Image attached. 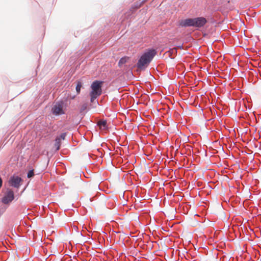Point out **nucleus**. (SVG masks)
<instances>
[{"label": "nucleus", "mask_w": 261, "mask_h": 261, "mask_svg": "<svg viewBox=\"0 0 261 261\" xmlns=\"http://www.w3.org/2000/svg\"><path fill=\"white\" fill-rule=\"evenodd\" d=\"M156 54V51L154 49H149L144 53L138 60L137 67L140 69H144L150 63Z\"/></svg>", "instance_id": "nucleus-1"}, {"label": "nucleus", "mask_w": 261, "mask_h": 261, "mask_svg": "<svg viewBox=\"0 0 261 261\" xmlns=\"http://www.w3.org/2000/svg\"><path fill=\"white\" fill-rule=\"evenodd\" d=\"M102 81H94L91 85V91L90 93V96L91 97V102H93L94 100L102 93V85L103 84Z\"/></svg>", "instance_id": "nucleus-2"}, {"label": "nucleus", "mask_w": 261, "mask_h": 261, "mask_svg": "<svg viewBox=\"0 0 261 261\" xmlns=\"http://www.w3.org/2000/svg\"><path fill=\"white\" fill-rule=\"evenodd\" d=\"M14 199V194L11 189H8L4 196L2 199V202L4 204H9Z\"/></svg>", "instance_id": "nucleus-3"}, {"label": "nucleus", "mask_w": 261, "mask_h": 261, "mask_svg": "<svg viewBox=\"0 0 261 261\" xmlns=\"http://www.w3.org/2000/svg\"><path fill=\"white\" fill-rule=\"evenodd\" d=\"M21 178L18 176H13L10 177L9 180V184L11 186L18 188L20 186L21 182Z\"/></svg>", "instance_id": "nucleus-4"}, {"label": "nucleus", "mask_w": 261, "mask_h": 261, "mask_svg": "<svg viewBox=\"0 0 261 261\" xmlns=\"http://www.w3.org/2000/svg\"><path fill=\"white\" fill-rule=\"evenodd\" d=\"M206 22L204 17H197L193 18V27L200 28L203 27Z\"/></svg>", "instance_id": "nucleus-5"}, {"label": "nucleus", "mask_w": 261, "mask_h": 261, "mask_svg": "<svg viewBox=\"0 0 261 261\" xmlns=\"http://www.w3.org/2000/svg\"><path fill=\"white\" fill-rule=\"evenodd\" d=\"M51 111L53 114L55 115H61L64 113L63 110L62 105L60 103H57L52 108Z\"/></svg>", "instance_id": "nucleus-6"}, {"label": "nucleus", "mask_w": 261, "mask_h": 261, "mask_svg": "<svg viewBox=\"0 0 261 261\" xmlns=\"http://www.w3.org/2000/svg\"><path fill=\"white\" fill-rule=\"evenodd\" d=\"M179 24L182 27H193V18L182 19L179 21Z\"/></svg>", "instance_id": "nucleus-7"}, {"label": "nucleus", "mask_w": 261, "mask_h": 261, "mask_svg": "<svg viewBox=\"0 0 261 261\" xmlns=\"http://www.w3.org/2000/svg\"><path fill=\"white\" fill-rule=\"evenodd\" d=\"M107 122L106 120H101L98 122V125L100 129H106L107 127Z\"/></svg>", "instance_id": "nucleus-8"}, {"label": "nucleus", "mask_w": 261, "mask_h": 261, "mask_svg": "<svg viewBox=\"0 0 261 261\" xmlns=\"http://www.w3.org/2000/svg\"><path fill=\"white\" fill-rule=\"evenodd\" d=\"M61 139L60 138H57L55 140V146L56 148V150H58L60 149L61 145Z\"/></svg>", "instance_id": "nucleus-9"}, {"label": "nucleus", "mask_w": 261, "mask_h": 261, "mask_svg": "<svg viewBox=\"0 0 261 261\" xmlns=\"http://www.w3.org/2000/svg\"><path fill=\"white\" fill-rule=\"evenodd\" d=\"M82 87V83L81 81H77L76 86V91L77 94H79L81 91V87Z\"/></svg>", "instance_id": "nucleus-10"}, {"label": "nucleus", "mask_w": 261, "mask_h": 261, "mask_svg": "<svg viewBox=\"0 0 261 261\" xmlns=\"http://www.w3.org/2000/svg\"><path fill=\"white\" fill-rule=\"evenodd\" d=\"M128 60V58L127 57H123L119 61L118 64L119 66H121L122 65L125 64L127 60Z\"/></svg>", "instance_id": "nucleus-11"}, {"label": "nucleus", "mask_w": 261, "mask_h": 261, "mask_svg": "<svg viewBox=\"0 0 261 261\" xmlns=\"http://www.w3.org/2000/svg\"><path fill=\"white\" fill-rule=\"evenodd\" d=\"M34 174L33 170H30L29 171L27 176L28 178H31V177H33L34 176Z\"/></svg>", "instance_id": "nucleus-12"}, {"label": "nucleus", "mask_w": 261, "mask_h": 261, "mask_svg": "<svg viewBox=\"0 0 261 261\" xmlns=\"http://www.w3.org/2000/svg\"><path fill=\"white\" fill-rule=\"evenodd\" d=\"M66 133H62L60 137H59L58 138H60L61 140L62 139V140H64L65 138V137H66Z\"/></svg>", "instance_id": "nucleus-13"}, {"label": "nucleus", "mask_w": 261, "mask_h": 261, "mask_svg": "<svg viewBox=\"0 0 261 261\" xmlns=\"http://www.w3.org/2000/svg\"><path fill=\"white\" fill-rule=\"evenodd\" d=\"M170 52H171V54H175L176 53V48H173L170 50Z\"/></svg>", "instance_id": "nucleus-14"}, {"label": "nucleus", "mask_w": 261, "mask_h": 261, "mask_svg": "<svg viewBox=\"0 0 261 261\" xmlns=\"http://www.w3.org/2000/svg\"><path fill=\"white\" fill-rule=\"evenodd\" d=\"M86 108V105H84L82 106V108H81V111H84V110H85Z\"/></svg>", "instance_id": "nucleus-15"}]
</instances>
